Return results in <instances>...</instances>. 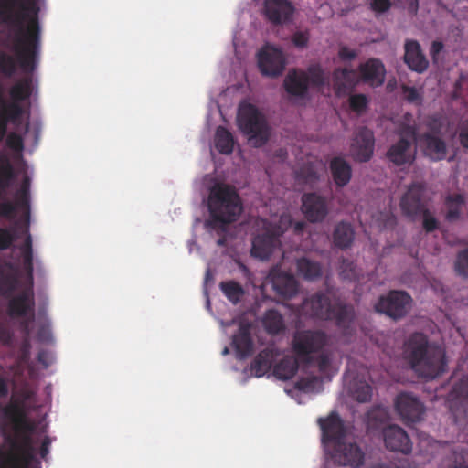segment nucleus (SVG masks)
<instances>
[{
	"label": "nucleus",
	"instance_id": "nucleus-1",
	"mask_svg": "<svg viewBox=\"0 0 468 468\" xmlns=\"http://www.w3.org/2000/svg\"><path fill=\"white\" fill-rule=\"evenodd\" d=\"M38 7L33 0H0V22L15 29L3 46L16 56L0 49V72L12 77L19 66L27 72L36 69L40 52Z\"/></svg>",
	"mask_w": 468,
	"mask_h": 468
},
{
	"label": "nucleus",
	"instance_id": "nucleus-2",
	"mask_svg": "<svg viewBox=\"0 0 468 468\" xmlns=\"http://www.w3.org/2000/svg\"><path fill=\"white\" fill-rule=\"evenodd\" d=\"M403 355L410 368L420 377L433 379L446 370L444 349L428 336L415 332L406 339Z\"/></svg>",
	"mask_w": 468,
	"mask_h": 468
},
{
	"label": "nucleus",
	"instance_id": "nucleus-3",
	"mask_svg": "<svg viewBox=\"0 0 468 468\" xmlns=\"http://www.w3.org/2000/svg\"><path fill=\"white\" fill-rule=\"evenodd\" d=\"M3 413L15 424L18 432L24 431L21 433L20 441L11 437L7 438L11 447L6 455L7 463L12 468H28L35 458V448L30 435L34 427L27 420L23 410L17 404L5 406Z\"/></svg>",
	"mask_w": 468,
	"mask_h": 468
},
{
	"label": "nucleus",
	"instance_id": "nucleus-4",
	"mask_svg": "<svg viewBox=\"0 0 468 468\" xmlns=\"http://www.w3.org/2000/svg\"><path fill=\"white\" fill-rule=\"evenodd\" d=\"M207 207L211 218L208 224L214 228L237 221L243 208L235 188L226 184H216L211 187Z\"/></svg>",
	"mask_w": 468,
	"mask_h": 468
},
{
	"label": "nucleus",
	"instance_id": "nucleus-5",
	"mask_svg": "<svg viewBox=\"0 0 468 468\" xmlns=\"http://www.w3.org/2000/svg\"><path fill=\"white\" fill-rule=\"evenodd\" d=\"M238 125L253 146L261 147L267 143L270 135L267 122L254 105L248 103L240 106Z\"/></svg>",
	"mask_w": 468,
	"mask_h": 468
},
{
	"label": "nucleus",
	"instance_id": "nucleus-6",
	"mask_svg": "<svg viewBox=\"0 0 468 468\" xmlns=\"http://www.w3.org/2000/svg\"><path fill=\"white\" fill-rule=\"evenodd\" d=\"M328 344L327 335L321 330L297 331L292 337V351L302 365L311 366L314 355L322 351Z\"/></svg>",
	"mask_w": 468,
	"mask_h": 468
},
{
	"label": "nucleus",
	"instance_id": "nucleus-7",
	"mask_svg": "<svg viewBox=\"0 0 468 468\" xmlns=\"http://www.w3.org/2000/svg\"><path fill=\"white\" fill-rule=\"evenodd\" d=\"M396 133L399 140L389 147L387 157L398 166L410 165L415 159L413 144L417 143V127L402 122L398 125Z\"/></svg>",
	"mask_w": 468,
	"mask_h": 468
},
{
	"label": "nucleus",
	"instance_id": "nucleus-8",
	"mask_svg": "<svg viewBox=\"0 0 468 468\" xmlns=\"http://www.w3.org/2000/svg\"><path fill=\"white\" fill-rule=\"evenodd\" d=\"M412 298L405 291L391 290L381 295L374 305L377 313L383 314L394 321L404 318L412 307Z\"/></svg>",
	"mask_w": 468,
	"mask_h": 468
},
{
	"label": "nucleus",
	"instance_id": "nucleus-9",
	"mask_svg": "<svg viewBox=\"0 0 468 468\" xmlns=\"http://www.w3.org/2000/svg\"><path fill=\"white\" fill-rule=\"evenodd\" d=\"M8 314L11 317L27 318L21 322V327L25 334H29V325L35 319V298L33 286L28 285L20 293L9 297Z\"/></svg>",
	"mask_w": 468,
	"mask_h": 468
},
{
	"label": "nucleus",
	"instance_id": "nucleus-10",
	"mask_svg": "<svg viewBox=\"0 0 468 468\" xmlns=\"http://www.w3.org/2000/svg\"><path fill=\"white\" fill-rule=\"evenodd\" d=\"M267 282L271 283L275 294L282 300H291L299 292V282L295 276L278 265L270 270Z\"/></svg>",
	"mask_w": 468,
	"mask_h": 468
},
{
	"label": "nucleus",
	"instance_id": "nucleus-11",
	"mask_svg": "<svg viewBox=\"0 0 468 468\" xmlns=\"http://www.w3.org/2000/svg\"><path fill=\"white\" fill-rule=\"evenodd\" d=\"M258 67L261 73L275 78L282 74L286 59L282 49L266 45L258 52Z\"/></svg>",
	"mask_w": 468,
	"mask_h": 468
},
{
	"label": "nucleus",
	"instance_id": "nucleus-12",
	"mask_svg": "<svg viewBox=\"0 0 468 468\" xmlns=\"http://www.w3.org/2000/svg\"><path fill=\"white\" fill-rule=\"evenodd\" d=\"M394 406L396 412L406 424L420 421L425 412L424 404L410 392L398 394Z\"/></svg>",
	"mask_w": 468,
	"mask_h": 468
},
{
	"label": "nucleus",
	"instance_id": "nucleus-13",
	"mask_svg": "<svg viewBox=\"0 0 468 468\" xmlns=\"http://www.w3.org/2000/svg\"><path fill=\"white\" fill-rule=\"evenodd\" d=\"M302 213L310 223L323 222L329 213V201L326 197L315 192L302 196Z\"/></svg>",
	"mask_w": 468,
	"mask_h": 468
},
{
	"label": "nucleus",
	"instance_id": "nucleus-14",
	"mask_svg": "<svg viewBox=\"0 0 468 468\" xmlns=\"http://www.w3.org/2000/svg\"><path fill=\"white\" fill-rule=\"evenodd\" d=\"M331 458L339 465L358 468L364 463L365 453L356 442L342 441L333 446Z\"/></svg>",
	"mask_w": 468,
	"mask_h": 468
},
{
	"label": "nucleus",
	"instance_id": "nucleus-15",
	"mask_svg": "<svg viewBox=\"0 0 468 468\" xmlns=\"http://www.w3.org/2000/svg\"><path fill=\"white\" fill-rule=\"evenodd\" d=\"M317 422L322 431V443L324 446H334L345 440L346 429L338 413L333 411L326 418H319Z\"/></svg>",
	"mask_w": 468,
	"mask_h": 468
},
{
	"label": "nucleus",
	"instance_id": "nucleus-16",
	"mask_svg": "<svg viewBox=\"0 0 468 468\" xmlns=\"http://www.w3.org/2000/svg\"><path fill=\"white\" fill-rule=\"evenodd\" d=\"M447 404L455 421L468 413V375L454 383L447 396Z\"/></svg>",
	"mask_w": 468,
	"mask_h": 468
},
{
	"label": "nucleus",
	"instance_id": "nucleus-17",
	"mask_svg": "<svg viewBox=\"0 0 468 468\" xmlns=\"http://www.w3.org/2000/svg\"><path fill=\"white\" fill-rule=\"evenodd\" d=\"M375 137L371 130L367 127L360 128L353 139L351 154L355 160L367 162L373 155Z\"/></svg>",
	"mask_w": 468,
	"mask_h": 468
},
{
	"label": "nucleus",
	"instance_id": "nucleus-18",
	"mask_svg": "<svg viewBox=\"0 0 468 468\" xmlns=\"http://www.w3.org/2000/svg\"><path fill=\"white\" fill-rule=\"evenodd\" d=\"M385 446L391 452H400L404 454L411 452L412 444L407 432L398 425H389L382 431Z\"/></svg>",
	"mask_w": 468,
	"mask_h": 468
},
{
	"label": "nucleus",
	"instance_id": "nucleus-19",
	"mask_svg": "<svg viewBox=\"0 0 468 468\" xmlns=\"http://www.w3.org/2000/svg\"><path fill=\"white\" fill-rule=\"evenodd\" d=\"M283 87L290 97L295 99H306L309 93V78L304 70L291 69L287 73Z\"/></svg>",
	"mask_w": 468,
	"mask_h": 468
},
{
	"label": "nucleus",
	"instance_id": "nucleus-20",
	"mask_svg": "<svg viewBox=\"0 0 468 468\" xmlns=\"http://www.w3.org/2000/svg\"><path fill=\"white\" fill-rule=\"evenodd\" d=\"M294 13V7L289 0H265L264 14L274 25L289 22Z\"/></svg>",
	"mask_w": 468,
	"mask_h": 468
},
{
	"label": "nucleus",
	"instance_id": "nucleus-21",
	"mask_svg": "<svg viewBox=\"0 0 468 468\" xmlns=\"http://www.w3.org/2000/svg\"><path fill=\"white\" fill-rule=\"evenodd\" d=\"M332 304L326 293L317 292L303 301L302 308L303 313L310 317L326 320L329 317L328 314Z\"/></svg>",
	"mask_w": 468,
	"mask_h": 468
},
{
	"label": "nucleus",
	"instance_id": "nucleus-22",
	"mask_svg": "<svg viewBox=\"0 0 468 468\" xmlns=\"http://www.w3.org/2000/svg\"><path fill=\"white\" fill-rule=\"evenodd\" d=\"M423 187L419 184H412L400 200L402 213L408 217L421 214L426 209L423 203Z\"/></svg>",
	"mask_w": 468,
	"mask_h": 468
},
{
	"label": "nucleus",
	"instance_id": "nucleus-23",
	"mask_svg": "<svg viewBox=\"0 0 468 468\" xmlns=\"http://www.w3.org/2000/svg\"><path fill=\"white\" fill-rule=\"evenodd\" d=\"M417 142L420 144L425 155L433 161H440L446 157L447 145L439 135L431 133L417 134Z\"/></svg>",
	"mask_w": 468,
	"mask_h": 468
},
{
	"label": "nucleus",
	"instance_id": "nucleus-24",
	"mask_svg": "<svg viewBox=\"0 0 468 468\" xmlns=\"http://www.w3.org/2000/svg\"><path fill=\"white\" fill-rule=\"evenodd\" d=\"M280 245L281 240L266 229L262 234L253 239L251 255L261 260H267Z\"/></svg>",
	"mask_w": 468,
	"mask_h": 468
},
{
	"label": "nucleus",
	"instance_id": "nucleus-25",
	"mask_svg": "<svg viewBox=\"0 0 468 468\" xmlns=\"http://www.w3.org/2000/svg\"><path fill=\"white\" fill-rule=\"evenodd\" d=\"M360 78L371 86H380L385 80V67L378 58H369L358 67Z\"/></svg>",
	"mask_w": 468,
	"mask_h": 468
},
{
	"label": "nucleus",
	"instance_id": "nucleus-26",
	"mask_svg": "<svg viewBox=\"0 0 468 468\" xmlns=\"http://www.w3.org/2000/svg\"><path fill=\"white\" fill-rule=\"evenodd\" d=\"M404 61L411 70L419 73L424 72L429 66V62L421 51L420 45L416 40L406 41Z\"/></svg>",
	"mask_w": 468,
	"mask_h": 468
},
{
	"label": "nucleus",
	"instance_id": "nucleus-27",
	"mask_svg": "<svg viewBox=\"0 0 468 468\" xmlns=\"http://www.w3.org/2000/svg\"><path fill=\"white\" fill-rule=\"evenodd\" d=\"M327 321H334L339 328L348 329L355 319V310L351 304L336 302L332 304Z\"/></svg>",
	"mask_w": 468,
	"mask_h": 468
},
{
	"label": "nucleus",
	"instance_id": "nucleus-28",
	"mask_svg": "<svg viewBox=\"0 0 468 468\" xmlns=\"http://www.w3.org/2000/svg\"><path fill=\"white\" fill-rule=\"evenodd\" d=\"M232 346L236 356L239 359L250 356L253 351V341L249 325H240L238 332L233 335Z\"/></svg>",
	"mask_w": 468,
	"mask_h": 468
},
{
	"label": "nucleus",
	"instance_id": "nucleus-29",
	"mask_svg": "<svg viewBox=\"0 0 468 468\" xmlns=\"http://www.w3.org/2000/svg\"><path fill=\"white\" fill-rule=\"evenodd\" d=\"M5 269L0 270V294L5 298L13 295L19 285V278L16 269L12 263H6Z\"/></svg>",
	"mask_w": 468,
	"mask_h": 468
},
{
	"label": "nucleus",
	"instance_id": "nucleus-30",
	"mask_svg": "<svg viewBox=\"0 0 468 468\" xmlns=\"http://www.w3.org/2000/svg\"><path fill=\"white\" fill-rule=\"evenodd\" d=\"M333 244L340 250H346L351 247L355 239L353 226L346 221L338 222L332 235Z\"/></svg>",
	"mask_w": 468,
	"mask_h": 468
},
{
	"label": "nucleus",
	"instance_id": "nucleus-31",
	"mask_svg": "<svg viewBox=\"0 0 468 468\" xmlns=\"http://www.w3.org/2000/svg\"><path fill=\"white\" fill-rule=\"evenodd\" d=\"M330 170L337 186H346L352 176L350 165L342 157H335L330 162Z\"/></svg>",
	"mask_w": 468,
	"mask_h": 468
},
{
	"label": "nucleus",
	"instance_id": "nucleus-32",
	"mask_svg": "<svg viewBox=\"0 0 468 468\" xmlns=\"http://www.w3.org/2000/svg\"><path fill=\"white\" fill-rule=\"evenodd\" d=\"M275 351L272 348L261 350L250 364V371L256 378H261L270 371L275 357Z\"/></svg>",
	"mask_w": 468,
	"mask_h": 468
},
{
	"label": "nucleus",
	"instance_id": "nucleus-33",
	"mask_svg": "<svg viewBox=\"0 0 468 468\" xmlns=\"http://www.w3.org/2000/svg\"><path fill=\"white\" fill-rule=\"evenodd\" d=\"M21 69L27 75L20 79L17 82H16L9 90L12 101H16L17 103L28 100L32 95L33 80L31 74L33 73V71L27 72L22 68Z\"/></svg>",
	"mask_w": 468,
	"mask_h": 468
},
{
	"label": "nucleus",
	"instance_id": "nucleus-34",
	"mask_svg": "<svg viewBox=\"0 0 468 468\" xmlns=\"http://www.w3.org/2000/svg\"><path fill=\"white\" fill-rule=\"evenodd\" d=\"M264 330L271 335H276L285 330V323L282 314L275 309L267 310L261 318Z\"/></svg>",
	"mask_w": 468,
	"mask_h": 468
},
{
	"label": "nucleus",
	"instance_id": "nucleus-35",
	"mask_svg": "<svg viewBox=\"0 0 468 468\" xmlns=\"http://www.w3.org/2000/svg\"><path fill=\"white\" fill-rule=\"evenodd\" d=\"M296 269L299 273L306 281H315L322 277V265L315 261H312L307 257H301L296 261Z\"/></svg>",
	"mask_w": 468,
	"mask_h": 468
},
{
	"label": "nucleus",
	"instance_id": "nucleus-36",
	"mask_svg": "<svg viewBox=\"0 0 468 468\" xmlns=\"http://www.w3.org/2000/svg\"><path fill=\"white\" fill-rule=\"evenodd\" d=\"M299 364L301 363L296 356H285L274 366L273 374L279 379H291L297 373Z\"/></svg>",
	"mask_w": 468,
	"mask_h": 468
},
{
	"label": "nucleus",
	"instance_id": "nucleus-37",
	"mask_svg": "<svg viewBox=\"0 0 468 468\" xmlns=\"http://www.w3.org/2000/svg\"><path fill=\"white\" fill-rule=\"evenodd\" d=\"M216 149L222 154L229 155L233 152L234 138L231 133L223 126H218L215 134Z\"/></svg>",
	"mask_w": 468,
	"mask_h": 468
},
{
	"label": "nucleus",
	"instance_id": "nucleus-38",
	"mask_svg": "<svg viewBox=\"0 0 468 468\" xmlns=\"http://www.w3.org/2000/svg\"><path fill=\"white\" fill-rule=\"evenodd\" d=\"M16 173L8 158H0V198H4L6 190L11 186Z\"/></svg>",
	"mask_w": 468,
	"mask_h": 468
},
{
	"label": "nucleus",
	"instance_id": "nucleus-39",
	"mask_svg": "<svg viewBox=\"0 0 468 468\" xmlns=\"http://www.w3.org/2000/svg\"><path fill=\"white\" fill-rule=\"evenodd\" d=\"M219 289L233 304H238L245 294V290L242 285L234 280L221 282L219 283Z\"/></svg>",
	"mask_w": 468,
	"mask_h": 468
},
{
	"label": "nucleus",
	"instance_id": "nucleus-40",
	"mask_svg": "<svg viewBox=\"0 0 468 468\" xmlns=\"http://www.w3.org/2000/svg\"><path fill=\"white\" fill-rule=\"evenodd\" d=\"M464 197L461 194H452L447 196L445 199V206L447 208L446 219L448 221L457 220L462 213L464 206Z\"/></svg>",
	"mask_w": 468,
	"mask_h": 468
},
{
	"label": "nucleus",
	"instance_id": "nucleus-41",
	"mask_svg": "<svg viewBox=\"0 0 468 468\" xmlns=\"http://www.w3.org/2000/svg\"><path fill=\"white\" fill-rule=\"evenodd\" d=\"M355 75V70L346 68L335 69L333 73L334 86L335 90L340 92L351 85L353 82L352 76Z\"/></svg>",
	"mask_w": 468,
	"mask_h": 468
},
{
	"label": "nucleus",
	"instance_id": "nucleus-42",
	"mask_svg": "<svg viewBox=\"0 0 468 468\" xmlns=\"http://www.w3.org/2000/svg\"><path fill=\"white\" fill-rule=\"evenodd\" d=\"M372 387L367 382H354L351 387L353 398L358 402H367L372 397Z\"/></svg>",
	"mask_w": 468,
	"mask_h": 468
},
{
	"label": "nucleus",
	"instance_id": "nucleus-43",
	"mask_svg": "<svg viewBox=\"0 0 468 468\" xmlns=\"http://www.w3.org/2000/svg\"><path fill=\"white\" fill-rule=\"evenodd\" d=\"M388 412L384 408L376 407L367 412V427L375 429L380 427L387 420Z\"/></svg>",
	"mask_w": 468,
	"mask_h": 468
},
{
	"label": "nucleus",
	"instance_id": "nucleus-44",
	"mask_svg": "<svg viewBox=\"0 0 468 468\" xmlns=\"http://www.w3.org/2000/svg\"><path fill=\"white\" fill-rule=\"evenodd\" d=\"M292 226V218L290 214H282L277 222L271 224L267 229L279 239L283 233Z\"/></svg>",
	"mask_w": 468,
	"mask_h": 468
},
{
	"label": "nucleus",
	"instance_id": "nucleus-45",
	"mask_svg": "<svg viewBox=\"0 0 468 468\" xmlns=\"http://www.w3.org/2000/svg\"><path fill=\"white\" fill-rule=\"evenodd\" d=\"M309 78V85L322 88L326 82L324 72L320 65H311L305 71Z\"/></svg>",
	"mask_w": 468,
	"mask_h": 468
},
{
	"label": "nucleus",
	"instance_id": "nucleus-46",
	"mask_svg": "<svg viewBox=\"0 0 468 468\" xmlns=\"http://www.w3.org/2000/svg\"><path fill=\"white\" fill-rule=\"evenodd\" d=\"M331 364L332 354L324 348L314 355V362L311 366H316L320 373L325 374L330 369Z\"/></svg>",
	"mask_w": 468,
	"mask_h": 468
},
{
	"label": "nucleus",
	"instance_id": "nucleus-47",
	"mask_svg": "<svg viewBox=\"0 0 468 468\" xmlns=\"http://www.w3.org/2000/svg\"><path fill=\"white\" fill-rule=\"evenodd\" d=\"M23 113V109L20 103L16 101H12L9 104L3 102L1 115L4 118H7L8 121L15 122L17 120Z\"/></svg>",
	"mask_w": 468,
	"mask_h": 468
},
{
	"label": "nucleus",
	"instance_id": "nucleus-48",
	"mask_svg": "<svg viewBox=\"0 0 468 468\" xmlns=\"http://www.w3.org/2000/svg\"><path fill=\"white\" fill-rule=\"evenodd\" d=\"M401 90L404 99L412 104L420 106L423 102L422 93L415 87L402 85Z\"/></svg>",
	"mask_w": 468,
	"mask_h": 468
},
{
	"label": "nucleus",
	"instance_id": "nucleus-49",
	"mask_svg": "<svg viewBox=\"0 0 468 468\" xmlns=\"http://www.w3.org/2000/svg\"><path fill=\"white\" fill-rule=\"evenodd\" d=\"M350 109L357 114L363 113L368 105V99L365 94H353L349 99Z\"/></svg>",
	"mask_w": 468,
	"mask_h": 468
},
{
	"label": "nucleus",
	"instance_id": "nucleus-50",
	"mask_svg": "<svg viewBox=\"0 0 468 468\" xmlns=\"http://www.w3.org/2000/svg\"><path fill=\"white\" fill-rule=\"evenodd\" d=\"M453 465L451 468H468V452L462 447H456L452 451Z\"/></svg>",
	"mask_w": 468,
	"mask_h": 468
},
{
	"label": "nucleus",
	"instance_id": "nucleus-51",
	"mask_svg": "<svg viewBox=\"0 0 468 468\" xmlns=\"http://www.w3.org/2000/svg\"><path fill=\"white\" fill-rule=\"evenodd\" d=\"M340 275L348 281H356L359 277L356 264L348 260L342 261Z\"/></svg>",
	"mask_w": 468,
	"mask_h": 468
},
{
	"label": "nucleus",
	"instance_id": "nucleus-52",
	"mask_svg": "<svg viewBox=\"0 0 468 468\" xmlns=\"http://www.w3.org/2000/svg\"><path fill=\"white\" fill-rule=\"evenodd\" d=\"M455 271L459 275L468 277V247L458 253Z\"/></svg>",
	"mask_w": 468,
	"mask_h": 468
},
{
	"label": "nucleus",
	"instance_id": "nucleus-53",
	"mask_svg": "<svg viewBox=\"0 0 468 468\" xmlns=\"http://www.w3.org/2000/svg\"><path fill=\"white\" fill-rule=\"evenodd\" d=\"M16 240V235L15 231L0 227V250H8Z\"/></svg>",
	"mask_w": 468,
	"mask_h": 468
},
{
	"label": "nucleus",
	"instance_id": "nucleus-54",
	"mask_svg": "<svg viewBox=\"0 0 468 468\" xmlns=\"http://www.w3.org/2000/svg\"><path fill=\"white\" fill-rule=\"evenodd\" d=\"M3 201L0 202V217L5 218H15L16 216V204L13 201L1 198Z\"/></svg>",
	"mask_w": 468,
	"mask_h": 468
},
{
	"label": "nucleus",
	"instance_id": "nucleus-55",
	"mask_svg": "<svg viewBox=\"0 0 468 468\" xmlns=\"http://www.w3.org/2000/svg\"><path fill=\"white\" fill-rule=\"evenodd\" d=\"M22 256V265L23 269L26 272L27 279L28 281V285L33 286V271H34V264H33V255L23 254Z\"/></svg>",
	"mask_w": 468,
	"mask_h": 468
},
{
	"label": "nucleus",
	"instance_id": "nucleus-56",
	"mask_svg": "<svg viewBox=\"0 0 468 468\" xmlns=\"http://www.w3.org/2000/svg\"><path fill=\"white\" fill-rule=\"evenodd\" d=\"M457 133L460 144L468 150V118L458 123Z\"/></svg>",
	"mask_w": 468,
	"mask_h": 468
},
{
	"label": "nucleus",
	"instance_id": "nucleus-57",
	"mask_svg": "<svg viewBox=\"0 0 468 468\" xmlns=\"http://www.w3.org/2000/svg\"><path fill=\"white\" fill-rule=\"evenodd\" d=\"M421 214L423 216L422 225L426 232H432L438 229V220L430 213V211L427 208L423 210Z\"/></svg>",
	"mask_w": 468,
	"mask_h": 468
},
{
	"label": "nucleus",
	"instance_id": "nucleus-58",
	"mask_svg": "<svg viewBox=\"0 0 468 468\" xmlns=\"http://www.w3.org/2000/svg\"><path fill=\"white\" fill-rule=\"evenodd\" d=\"M426 126L430 130L429 133L439 135L442 128V122L439 116L432 115L427 120Z\"/></svg>",
	"mask_w": 468,
	"mask_h": 468
},
{
	"label": "nucleus",
	"instance_id": "nucleus-59",
	"mask_svg": "<svg viewBox=\"0 0 468 468\" xmlns=\"http://www.w3.org/2000/svg\"><path fill=\"white\" fill-rule=\"evenodd\" d=\"M6 144L15 151H21L24 147L23 138L16 133H11L6 138Z\"/></svg>",
	"mask_w": 468,
	"mask_h": 468
},
{
	"label": "nucleus",
	"instance_id": "nucleus-60",
	"mask_svg": "<svg viewBox=\"0 0 468 468\" xmlns=\"http://www.w3.org/2000/svg\"><path fill=\"white\" fill-rule=\"evenodd\" d=\"M292 41L297 48H304L309 41V35L307 32L297 31L292 35Z\"/></svg>",
	"mask_w": 468,
	"mask_h": 468
},
{
	"label": "nucleus",
	"instance_id": "nucleus-61",
	"mask_svg": "<svg viewBox=\"0 0 468 468\" xmlns=\"http://www.w3.org/2000/svg\"><path fill=\"white\" fill-rule=\"evenodd\" d=\"M370 6L375 12L384 13L390 8L391 2L390 0H371Z\"/></svg>",
	"mask_w": 468,
	"mask_h": 468
},
{
	"label": "nucleus",
	"instance_id": "nucleus-62",
	"mask_svg": "<svg viewBox=\"0 0 468 468\" xmlns=\"http://www.w3.org/2000/svg\"><path fill=\"white\" fill-rule=\"evenodd\" d=\"M16 204V210L23 208L27 211V217L29 218L30 196H22L16 193V199L14 201Z\"/></svg>",
	"mask_w": 468,
	"mask_h": 468
},
{
	"label": "nucleus",
	"instance_id": "nucleus-63",
	"mask_svg": "<svg viewBox=\"0 0 468 468\" xmlns=\"http://www.w3.org/2000/svg\"><path fill=\"white\" fill-rule=\"evenodd\" d=\"M13 340V334L9 328L0 327V342L5 346H9Z\"/></svg>",
	"mask_w": 468,
	"mask_h": 468
},
{
	"label": "nucleus",
	"instance_id": "nucleus-64",
	"mask_svg": "<svg viewBox=\"0 0 468 468\" xmlns=\"http://www.w3.org/2000/svg\"><path fill=\"white\" fill-rule=\"evenodd\" d=\"M338 56L342 60H352L356 58V52L346 47H342L339 49Z\"/></svg>",
	"mask_w": 468,
	"mask_h": 468
}]
</instances>
